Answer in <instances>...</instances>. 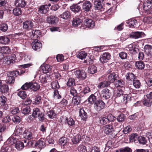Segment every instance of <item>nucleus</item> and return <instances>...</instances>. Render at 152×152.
Segmentation results:
<instances>
[{"instance_id": "55", "label": "nucleus", "mask_w": 152, "mask_h": 152, "mask_svg": "<svg viewBox=\"0 0 152 152\" xmlns=\"http://www.w3.org/2000/svg\"><path fill=\"white\" fill-rule=\"evenodd\" d=\"M91 91V90L90 88L88 86H85L83 88V90L81 91L80 92V94L81 95L83 96V94H86L90 92Z\"/></svg>"}, {"instance_id": "26", "label": "nucleus", "mask_w": 152, "mask_h": 152, "mask_svg": "<svg viewBox=\"0 0 152 152\" xmlns=\"http://www.w3.org/2000/svg\"><path fill=\"white\" fill-rule=\"evenodd\" d=\"M80 3V2H79L77 4H73L72 5L70 6V8L71 10L75 13L79 12L81 10L80 7L78 5V4Z\"/></svg>"}, {"instance_id": "40", "label": "nucleus", "mask_w": 152, "mask_h": 152, "mask_svg": "<svg viewBox=\"0 0 152 152\" xmlns=\"http://www.w3.org/2000/svg\"><path fill=\"white\" fill-rule=\"evenodd\" d=\"M81 97L78 96H76L74 97L73 98L72 100V102L73 104L77 105L79 104L81 102Z\"/></svg>"}, {"instance_id": "11", "label": "nucleus", "mask_w": 152, "mask_h": 152, "mask_svg": "<svg viewBox=\"0 0 152 152\" xmlns=\"http://www.w3.org/2000/svg\"><path fill=\"white\" fill-rule=\"evenodd\" d=\"M7 99L4 96H0V104L1 105V108L3 110H7L8 109V106L7 104Z\"/></svg>"}, {"instance_id": "61", "label": "nucleus", "mask_w": 152, "mask_h": 152, "mask_svg": "<svg viewBox=\"0 0 152 152\" xmlns=\"http://www.w3.org/2000/svg\"><path fill=\"white\" fill-rule=\"evenodd\" d=\"M18 95L22 99H25L27 96L25 91H19L18 93Z\"/></svg>"}, {"instance_id": "29", "label": "nucleus", "mask_w": 152, "mask_h": 152, "mask_svg": "<svg viewBox=\"0 0 152 152\" xmlns=\"http://www.w3.org/2000/svg\"><path fill=\"white\" fill-rule=\"evenodd\" d=\"M110 83L107 80L102 81L99 83L97 86L98 88H102L104 87H107L110 84Z\"/></svg>"}, {"instance_id": "13", "label": "nucleus", "mask_w": 152, "mask_h": 152, "mask_svg": "<svg viewBox=\"0 0 152 152\" xmlns=\"http://www.w3.org/2000/svg\"><path fill=\"white\" fill-rule=\"evenodd\" d=\"M23 128L21 126H16L12 136L16 137H18V139L20 138V136L23 133Z\"/></svg>"}, {"instance_id": "18", "label": "nucleus", "mask_w": 152, "mask_h": 152, "mask_svg": "<svg viewBox=\"0 0 152 152\" xmlns=\"http://www.w3.org/2000/svg\"><path fill=\"white\" fill-rule=\"evenodd\" d=\"M94 7L95 9L100 10L103 7V0H94Z\"/></svg>"}, {"instance_id": "48", "label": "nucleus", "mask_w": 152, "mask_h": 152, "mask_svg": "<svg viewBox=\"0 0 152 152\" xmlns=\"http://www.w3.org/2000/svg\"><path fill=\"white\" fill-rule=\"evenodd\" d=\"M16 143L15 147L18 150H20L24 148V145L23 142L20 141H18L16 142Z\"/></svg>"}, {"instance_id": "57", "label": "nucleus", "mask_w": 152, "mask_h": 152, "mask_svg": "<svg viewBox=\"0 0 152 152\" xmlns=\"http://www.w3.org/2000/svg\"><path fill=\"white\" fill-rule=\"evenodd\" d=\"M21 111L22 113L24 114H27L30 111V107L29 106L23 107L21 108Z\"/></svg>"}, {"instance_id": "35", "label": "nucleus", "mask_w": 152, "mask_h": 152, "mask_svg": "<svg viewBox=\"0 0 152 152\" xmlns=\"http://www.w3.org/2000/svg\"><path fill=\"white\" fill-rule=\"evenodd\" d=\"M9 90L8 86L5 84H2L0 87V92L2 94L7 93Z\"/></svg>"}, {"instance_id": "64", "label": "nucleus", "mask_w": 152, "mask_h": 152, "mask_svg": "<svg viewBox=\"0 0 152 152\" xmlns=\"http://www.w3.org/2000/svg\"><path fill=\"white\" fill-rule=\"evenodd\" d=\"M77 150L79 152H86L87 150L86 147L83 145H80L78 147Z\"/></svg>"}, {"instance_id": "39", "label": "nucleus", "mask_w": 152, "mask_h": 152, "mask_svg": "<svg viewBox=\"0 0 152 152\" xmlns=\"http://www.w3.org/2000/svg\"><path fill=\"white\" fill-rule=\"evenodd\" d=\"M75 84V80L74 78L69 77L67 79L66 85L68 87H71L74 86Z\"/></svg>"}, {"instance_id": "24", "label": "nucleus", "mask_w": 152, "mask_h": 152, "mask_svg": "<svg viewBox=\"0 0 152 152\" xmlns=\"http://www.w3.org/2000/svg\"><path fill=\"white\" fill-rule=\"evenodd\" d=\"M45 139L41 138L36 142L34 145L37 147L41 149L43 148L45 146Z\"/></svg>"}, {"instance_id": "37", "label": "nucleus", "mask_w": 152, "mask_h": 152, "mask_svg": "<svg viewBox=\"0 0 152 152\" xmlns=\"http://www.w3.org/2000/svg\"><path fill=\"white\" fill-rule=\"evenodd\" d=\"M70 12L69 11H66L60 15L59 17L63 19L67 20L70 18Z\"/></svg>"}, {"instance_id": "30", "label": "nucleus", "mask_w": 152, "mask_h": 152, "mask_svg": "<svg viewBox=\"0 0 152 152\" xmlns=\"http://www.w3.org/2000/svg\"><path fill=\"white\" fill-rule=\"evenodd\" d=\"M79 115L82 120L84 121H86L87 118V114L84 109L80 108V109Z\"/></svg>"}, {"instance_id": "16", "label": "nucleus", "mask_w": 152, "mask_h": 152, "mask_svg": "<svg viewBox=\"0 0 152 152\" xmlns=\"http://www.w3.org/2000/svg\"><path fill=\"white\" fill-rule=\"evenodd\" d=\"M142 102L144 106L149 107L152 104V99H150L145 95L144 96V98L142 100Z\"/></svg>"}, {"instance_id": "60", "label": "nucleus", "mask_w": 152, "mask_h": 152, "mask_svg": "<svg viewBox=\"0 0 152 152\" xmlns=\"http://www.w3.org/2000/svg\"><path fill=\"white\" fill-rule=\"evenodd\" d=\"M8 26L7 24L5 23H1L0 24V30L3 32L7 31L8 29Z\"/></svg>"}, {"instance_id": "27", "label": "nucleus", "mask_w": 152, "mask_h": 152, "mask_svg": "<svg viewBox=\"0 0 152 152\" xmlns=\"http://www.w3.org/2000/svg\"><path fill=\"white\" fill-rule=\"evenodd\" d=\"M15 136L11 137L8 138L7 140L6 143L8 145L10 146L16 143L17 140L18 139V137H14Z\"/></svg>"}, {"instance_id": "33", "label": "nucleus", "mask_w": 152, "mask_h": 152, "mask_svg": "<svg viewBox=\"0 0 152 152\" xmlns=\"http://www.w3.org/2000/svg\"><path fill=\"white\" fill-rule=\"evenodd\" d=\"M10 42L9 38L6 36H1L0 37V43L4 45L8 44Z\"/></svg>"}, {"instance_id": "52", "label": "nucleus", "mask_w": 152, "mask_h": 152, "mask_svg": "<svg viewBox=\"0 0 152 152\" xmlns=\"http://www.w3.org/2000/svg\"><path fill=\"white\" fill-rule=\"evenodd\" d=\"M96 97L93 94L90 95L87 99L88 101L90 104H94L95 102L96 101Z\"/></svg>"}, {"instance_id": "31", "label": "nucleus", "mask_w": 152, "mask_h": 152, "mask_svg": "<svg viewBox=\"0 0 152 152\" xmlns=\"http://www.w3.org/2000/svg\"><path fill=\"white\" fill-rule=\"evenodd\" d=\"M0 53L4 54H8L10 53L11 50L10 48L8 46H4L0 47Z\"/></svg>"}, {"instance_id": "47", "label": "nucleus", "mask_w": 152, "mask_h": 152, "mask_svg": "<svg viewBox=\"0 0 152 152\" xmlns=\"http://www.w3.org/2000/svg\"><path fill=\"white\" fill-rule=\"evenodd\" d=\"M135 66L138 69H142L145 67V64L142 61H138L136 63Z\"/></svg>"}, {"instance_id": "49", "label": "nucleus", "mask_w": 152, "mask_h": 152, "mask_svg": "<svg viewBox=\"0 0 152 152\" xmlns=\"http://www.w3.org/2000/svg\"><path fill=\"white\" fill-rule=\"evenodd\" d=\"M99 123L102 125H105L108 123L107 116H102L99 118Z\"/></svg>"}, {"instance_id": "3", "label": "nucleus", "mask_w": 152, "mask_h": 152, "mask_svg": "<svg viewBox=\"0 0 152 152\" xmlns=\"http://www.w3.org/2000/svg\"><path fill=\"white\" fill-rule=\"evenodd\" d=\"M23 136L24 138L28 140H31L35 137L34 132L29 130H25L23 134Z\"/></svg>"}, {"instance_id": "53", "label": "nucleus", "mask_w": 152, "mask_h": 152, "mask_svg": "<svg viewBox=\"0 0 152 152\" xmlns=\"http://www.w3.org/2000/svg\"><path fill=\"white\" fill-rule=\"evenodd\" d=\"M133 84L134 87L136 88H140L141 84L139 80L134 79L133 80Z\"/></svg>"}, {"instance_id": "2", "label": "nucleus", "mask_w": 152, "mask_h": 152, "mask_svg": "<svg viewBox=\"0 0 152 152\" xmlns=\"http://www.w3.org/2000/svg\"><path fill=\"white\" fill-rule=\"evenodd\" d=\"M111 57V55L109 53H103L100 55L99 60L101 63L104 64L108 62L110 59Z\"/></svg>"}, {"instance_id": "25", "label": "nucleus", "mask_w": 152, "mask_h": 152, "mask_svg": "<svg viewBox=\"0 0 152 152\" xmlns=\"http://www.w3.org/2000/svg\"><path fill=\"white\" fill-rule=\"evenodd\" d=\"M82 20L80 18L74 17L72 20V25L74 27H77L79 26Z\"/></svg>"}, {"instance_id": "17", "label": "nucleus", "mask_w": 152, "mask_h": 152, "mask_svg": "<svg viewBox=\"0 0 152 152\" xmlns=\"http://www.w3.org/2000/svg\"><path fill=\"white\" fill-rule=\"evenodd\" d=\"M145 53L148 56L152 57V46L149 45H146L144 47Z\"/></svg>"}, {"instance_id": "42", "label": "nucleus", "mask_w": 152, "mask_h": 152, "mask_svg": "<svg viewBox=\"0 0 152 152\" xmlns=\"http://www.w3.org/2000/svg\"><path fill=\"white\" fill-rule=\"evenodd\" d=\"M138 140L139 144L143 145H147V141L145 137L141 136H140L138 137Z\"/></svg>"}, {"instance_id": "51", "label": "nucleus", "mask_w": 152, "mask_h": 152, "mask_svg": "<svg viewBox=\"0 0 152 152\" xmlns=\"http://www.w3.org/2000/svg\"><path fill=\"white\" fill-rule=\"evenodd\" d=\"M87 56V53L86 52L83 51L80 52L77 55V56L79 59L83 60Z\"/></svg>"}, {"instance_id": "41", "label": "nucleus", "mask_w": 152, "mask_h": 152, "mask_svg": "<svg viewBox=\"0 0 152 152\" xmlns=\"http://www.w3.org/2000/svg\"><path fill=\"white\" fill-rule=\"evenodd\" d=\"M130 94H124L121 97V102L123 101L125 103H126L127 102L130 101L131 96Z\"/></svg>"}, {"instance_id": "34", "label": "nucleus", "mask_w": 152, "mask_h": 152, "mask_svg": "<svg viewBox=\"0 0 152 152\" xmlns=\"http://www.w3.org/2000/svg\"><path fill=\"white\" fill-rule=\"evenodd\" d=\"M59 142L61 144L63 145V146H66L69 144L68 140L67 138L65 137L60 138L59 140Z\"/></svg>"}, {"instance_id": "5", "label": "nucleus", "mask_w": 152, "mask_h": 152, "mask_svg": "<svg viewBox=\"0 0 152 152\" xmlns=\"http://www.w3.org/2000/svg\"><path fill=\"white\" fill-rule=\"evenodd\" d=\"M74 73L77 78L81 79H84L87 77L86 73L83 70L77 69L74 72Z\"/></svg>"}, {"instance_id": "28", "label": "nucleus", "mask_w": 152, "mask_h": 152, "mask_svg": "<svg viewBox=\"0 0 152 152\" xmlns=\"http://www.w3.org/2000/svg\"><path fill=\"white\" fill-rule=\"evenodd\" d=\"M126 23L131 28L135 27L137 24V21L136 20L133 19H130L126 21Z\"/></svg>"}, {"instance_id": "10", "label": "nucleus", "mask_w": 152, "mask_h": 152, "mask_svg": "<svg viewBox=\"0 0 152 152\" xmlns=\"http://www.w3.org/2000/svg\"><path fill=\"white\" fill-rule=\"evenodd\" d=\"M118 73L117 72H111L109 75L108 80L111 83H113L119 78Z\"/></svg>"}, {"instance_id": "7", "label": "nucleus", "mask_w": 152, "mask_h": 152, "mask_svg": "<svg viewBox=\"0 0 152 152\" xmlns=\"http://www.w3.org/2000/svg\"><path fill=\"white\" fill-rule=\"evenodd\" d=\"M34 23L31 20H28L23 23V27L24 29L29 31L34 28Z\"/></svg>"}, {"instance_id": "59", "label": "nucleus", "mask_w": 152, "mask_h": 152, "mask_svg": "<svg viewBox=\"0 0 152 152\" xmlns=\"http://www.w3.org/2000/svg\"><path fill=\"white\" fill-rule=\"evenodd\" d=\"M12 120L14 123L17 124L19 123L20 121V118L19 116L17 115H14L11 116Z\"/></svg>"}, {"instance_id": "56", "label": "nucleus", "mask_w": 152, "mask_h": 152, "mask_svg": "<svg viewBox=\"0 0 152 152\" xmlns=\"http://www.w3.org/2000/svg\"><path fill=\"white\" fill-rule=\"evenodd\" d=\"M132 150L128 147L121 148L119 151H116V152H132Z\"/></svg>"}, {"instance_id": "4", "label": "nucleus", "mask_w": 152, "mask_h": 152, "mask_svg": "<svg viewBox=\"0 0 152 152\" xmlns=\"http://www.w3.org/2000/svg\"><path fill=\"white\" fill-rule=\"evenodd\" d=\"M15 59V54H12L10 56H7L4 57V61L7 65H9L14 63Z\"/></svg>"}, {"instance_id": "32", "label": "nucleus", "mask_w": 152, "mask_h": 152, "mask_svg": "<svg viewBox=\"0 0 152 152\" xmlns=\"http://www.w3.org/2000/svg\"><path fill=\"white\" fill-rule=\"evenodd\" d=\"M7 76L8 77H12L13 79L16 77L19 74V71H14L12 72H9L7 73Z\"/></svg>"}, {"instance_id": "22", "label": "nucleus", "mask_w": 152, "mask_h": 152, "mask_svg": "<svg viewBox=\"0 0 152 152\" xmlns=\"http://www.w3.org/2000/svg\"><path fill=\"white\" fill-rule=\"evenodd\" d=\"M49 10V8L46 4L42 5L38 8V12L41 14H46Z\"/></svg>"}, {"instance_id": "19", "label": "nucleus", "mask_w": 152, "mask_h": 152, "mask_svg": "<svg viewBox=\"0 0 152 152\" xmlns=\"http://www.w3.org/2000/svg\"><path fill=\"white\" fill-rule=\"evenodd\" d=\"M142 6L144 10L146 11L148 10L152 6V0H146L144 1Z\"/></svg>"}, {"instance_id": "14", "label": "nucleus", "mask_w": 152, "mask_h": 152, "mask_svg": "<svg viewBox=\"0 0 152 152\" xmlns=\"http://www.w3.org/2000/svg\"><path fill=\"white\" fill-rule=\"evenodd\" d=\"M145 34L142 32L137 31L132 32L129 34V37L131 38L138 39L144 37Z\"/></svg>"}, {"instance_id": "62", "label": "nucleus", "mask_w": 152, "mask_h": 152, "mask_svg": "<svg viewBox=\"0 0 152 152\" xmlns=\"http://www.w3.org/2000/svg\"><path fill=\"white\" fill-rule=\"evenodd\" d=\"M48 76H41L40 77V82L43 84H45L47 83L48 79Z\"/></svg>"}, {"instance_id": "38", "label": "nucleus", "mask_w": 152, "mask_h": 152, "mask_svg": "<svg viewBox=\"0 0 152 152\" xmlns=\"http://www.w3.org/2000/svg\"><path fill=\"white\" fill-rule=\"evenodd\" d=\"M39 85L37 82L31 83V89L36 91L39 90L40 88Z\"/></svg>"}, {"instance_id": "1", "label": "nucleus", "mask_w": 152, "mask_h": 152, "mask_svg": "<svg viewBox=\"0 0 152 152\" xmlns=\"http://www.w3.org/2000/svg\"><path fill=\"white\" fill-rule=\"evenodd\" d=\"M94 107L96 111L99 112L104 108L105 103L102 100H98L94 103Z\"/></svg>"}, {"instance_id": "63", "label": "nucleus", "mask_w": 152, "mask_h": 152, "mask_svg": "<svg viewBox=\"0 0 152 152\" xmlns=\"http://www.w3.org/2000/svg\"><path fill=\"white\" fill-rule=\"evenodd\" d=\"M41 97L39 96H36L34 99V104H39L41 102Z\"/></svg>"}, {"instance_id": "9", "label": "nucleus", "mask_w": 152, "mask_h": 152, "mask_svg": "<svg viewBox=\"0 0 152 152\" xmlns=\"http://www.w3.org/2000/svg\"><path fill=\"white\" fill-rule=\"evenodd\" d=\"M103 131L106 134L111 135L114 132V128L112 125H106L103 128Z\"/></svg>"}, {"instance_id": "58", "label": "nucleus", "mask_w": 152, "mask_h": 152, "mask_svg": "<svg viewBox=\"0 0 152 152\" xmlns=\"http://www.w3.org/2000/svg\"><path fill=\"white\" fill-rule=\"evenodd\" d=\"M13 12L15 15L18 16L21 14L22 10L21 9L16 7L13 9Z\"/></svg>"}, {"instance_id": "43", "label": "nucleus", "mask_w": 152, "mask_h": 152, "mask_svg": "<svg viewBox=\"0 0 152 152\" xmlns=\"http://www.w3.org/2000/svg\"><path fill=\"white\" fill-rule=\"evenodd\" d=\"M56 17L54 16H50L47 18V21L49 24H53L55 23Z\"/></svg>"}, {"instance_id": "46", "label": "nucleus", "mask_w": 152, "mask_h": 152, "mask_svg": "<svg viewBox=\"0 0 152 152\" xmlns=\"http://www.w3.org/2000/svg\"><path fill=\"white\" fill-rule=\"evenodd\" d=\"M97 71V67L93 65L89 66L88 69V72L89 73L92 74L96 73Z\"/></svg>"}, {"instance_id": "44", "label": "nucleus", "mask_w": 152, "mask_h": 152, "mask_svg": "<svg viewBox=\"0 0 152 152\" xmlns=\"http://www.w3.org/2000/svg\"><path fill=\"white\" fill-rule=\"evenodd\" d=\"M81 140V135L79 134H78L73 137V139L72 140V141L73 144H76L79 143Z\"/></svg>"}, {"instance_id": "23", "label": "nucleus", "mask_w": 152, "mask_h": 152, "mask_svg": "<svg viewBox=\"0 0 152 152\" xmlns=\"http://www.w3.org/2000/svg\"><path fill=\"white\" fill-rule=\"evenodd\" d=\"M16 7L23 8L26 5V2L25 0H16L14 3Z\"/></svg>"}, {"instance_id": "54", "label": "nucleus", "mask_w": 152, "mask_h": 152, "mask_svg": "<svg viewBox=\"0 0 152 152\" xmlns=\"http://www.w3.org/2000/svg\"><path fill=\"white\" fill-rule=\"evenodd\" d=\"M125 118L126 116L124 114L120 113L117 116V119L118 122H121L124 121Z\"/></svg>"}, {"instance_id": "50", "label": "nucleus", "mask_w": 152, "mask_h": 152, "mask_svg": "<svg viewBox=\"0 0 152 152\" xmlns=\"http://www.w3.org/2000/svg\"><path fill=\"white\" fill-rule=\"evenodd\" d=\"M126 79L128 80H134L135 76L134 74L132 72H129L127 73L126 75Z\"/></svg>"}, {"instance_id": "12", "label": "nucleus", "mask_w": 152, "mask_h": 152, "mask_svg": "<svg viewBox=\"0 0 152 152\" xmlns=\"http://www.w3.org/2000/svg\"><path fill=\"white\" fill-rule=\"evenodd\" d=\"M32 48L35 50L39 51L42 47V44L40 41L35 39L31 44Z\"/></svg>"}, {"instance_id": "15", "label": "nucleus", "mask_w": 152, "mask_h": 152, "mask_svg": "<svg viewBox=\"0 0 152 152\" xmlns=\"http://www.w3.org/2000/svg\"><path fill=\"white\" fill-rule=\"evenodd\" d=\"M124 88L121 87L118 88L114 91V95L116 99L118 97L121 98L124 95Z\"/></svg>"}, {"instance_id": "36", "label": "nucleus", "mask_w": 152, "mask_h": 152, "mask_svg": "<svg viewBox=\"0 0 152 152\" xmlns=\"http://www.w3.org/2000/svg\"><path fill=\"white\" fill-rule=\"evenodd\" d=\"M41 112L40 109L38 107H34L33 109V112L32 116L34 118H37L38 115Z\"/></svg>"}, {"instance_id": "20", "label": "nucleus", "mask_w": 152, "mask_h": 152, "mask_svg": "<svg viewBox=\"0 0 152 152\" xmlns=\"http://www.w3.org/2000/svg\"><path fill=\"white\" fill-rule=\"evenodd\" d=\"M84 25L86 27L90 28H93L95 26L94 22L91 19H87L84 21Z\"/></svg>"}, {"instance_id": "6", "label": "nucleus", "mask_w": 152, "mask_h": 152, "mask_svg": "<svg viewBox=\"0 0 152 152\" xmlns=\"http://www.w3.org/2000/svg\"><path fill=\"white\" fill-rule=\"evenodd\" d=\"M100 96L103 100L108 99L110 98V90L107 88L102 90L100 93Z\"/></svg>"}, {"instance_id": "45", "label": "nucleus", "mask_w": 152, "mask_h": 152, "mask_svg": "<svg viewBox=\"0 0 152 152\" xmlns=\"http://www.w3.org/2000/svg\"><path fill=\"white\" fill-rule=\"evenodd\" d=\"M46 115L50 118L53 119L56 117V114L53 110H51L47 112Z\"/></svg>"}, {"instance_id": "8", "label": "nucleus", "mask_w": 152, "mask_h": 152, "mask_svg": "<svg viewBox=\"0 0 152 152\" xmlns=\"http://www.w3.org/2000/svg\"><path fill=\"white\" fill-rule=\"evenodd\" d=\"M80 3H82V9L86 12L90 11L92 6L91 3L88 1H84L80 2Z\"/></svg>"}, {"instance_id": "21", "label": "nucleus", "mask_w": 152, "mask_h": 152, "mask_svg": "<svg viewBox=\"0 0 152 152\" xmlns=\"http://www.w3.org/2000/svg\"><path fill=\"white\" fill-rule=\"evenodd\" d=\"M51 69L52 68L50 65L45 64L42 65L40 68V71L45 74L50 72Z\"/></svg>"}]
</instances>
